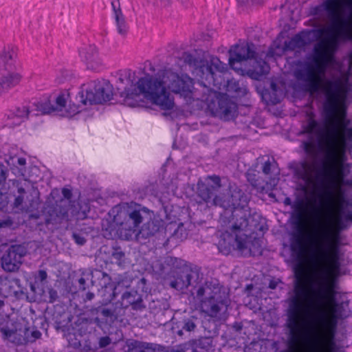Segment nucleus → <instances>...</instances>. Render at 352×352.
I'll return each mask as SVG.
<instances>
[{
	"mask_svg": "<svg viewBox=\"0 0 352 352\" xmlns=\"http://www.w3.org/2000/svg\"><path fill=\"white\" fill-rule=\"evenodd\" d=\"M96 275L98 279V284L102 288L107 289L109 287L112 290L109 300H116V298L121 295L120 303L123 309H127L130 306L134 310H140L144 308L143 304L142 296L136 290H128L131 280L127 278L126 276L119 275L116 284L113 286L111 285V278L107 273L102 271H96Z\"/></svg>",
	"mask_w": 352,
	"mask_h": 352,
	"instance_id": "9",
	"label": "nucleus"
},
{
	"mask_svg": "<svg viewBox=\"0 0 352 352\" xmlns=\"http://www.w3.org/2000/svg\"><path fill=\"white\" fill-rule=\"evenodd\" d=\"M114 18L118 33L122 35L125 34L127 32L128 28L123 14H117Z\"/></svg>",
	"mask_w": 352,
	"mask_h": 352,
	"instance_id": "32",
	"label": "nucleus"
},
{
	"mask_svg": "<svg viewBox=\"0 0 352 352\" xmlns=\"http://www.w3.org/2000/svg\"><path fill=\"white\" fill-rule=\"evenodd\" d=\"M94 296H95V295L94 293L89 292L86 294L85 300H91L92 299H94Z\"/></svg>",
	"mask_w": 352,
	"mask_h": 352,
	"instance_id": "57",
	"label": "nucleus"
},
{
	"mask_svg": "<svg viewBox=\"0 0 352 352\" xmlns=\"http://www.w3.org/2000/svg\"><path fill=\"white\" fill-rule=\"evenodd\" d=\"M112 98L113 92L111 86L99 80H92L83 84L76 96L78 102L84 105L101 104L110 101Z\"/></svg>",
	"mask_w": 352,
	"mask_h": 352,
	"instance_id": "14",
	"label": "nucleus"
},
{
	"mask_svg": "<svg viewBox=\"0 0 352 352\" xmlns=\"http://www.w3.org/2000/svg\"><path fill=\"white\" fill-rule=\"evenodd\" d=\"M195 327H196L195 323L193 321H192L191 320L187 319V320H184V325L182 327V329L179 330L177 333L179 335H182V330H185L186 331H191L195 330Z\"/></svg>",
	"mask_w": 352,
	"mask_h": 352,
	"instance_id": "37",
	"label": "nucleus"
},
{
	"mask_svg": "<svg viewBox=\"0 0 352 352\" xmlns=\"http://www.w3.org/2000/svg\"><path fill=\"white\" fill-rule=\"evenodd\" d=\"M161 228H162V222L159 220L152 219L151 217L150 220L145 221V223L139 230V233L142 236L147 238L160 232Z\"/></svg>",
	"mask_w": 352,
	"mask_h": 352,
	"instance_id": "27",
	"label": "nucleus"
},
{
	"mask_svg": "<svg viewBox=\"0 0 352 352\" xmlns=\"http://www.w3.org/2000/svg\"><path fill=\"white\" fill-rule=\"evenodd\" d=\"M210 292H207L206 289L204 287H199V298L203 296L205 293L208 294L201 300L199 304L201 311L211 318H216L219 320L221 319V311L227 310L228 301L225 294L221 292L220 287L214 286L213 289H209Z\"/></svg>",
	"mask_w": 352,
	"mask_h": 352,
	"instance_id": "15",
	"label": "nucleus"
},
{
	"mask_svg": "<svg viewBox=\"0 0 352 352\" xmlns=\"http://www.w3.org/2000/svg\"><path fill=\"white\" fill-rule=\"evenodd\" d=\"M124 258H125V254L118 250H116L112 253V258L114 260L115 263L118 264L119 266H122L124 263Z\"/></svg>",
	"mask_w": 352,
	"mask_h": 352,
	"instance_id": "35",
	"label": "nucleus"
},
{
	"mask_svg": "<svg viewBox=\"0 0 352 352\" xmlns=\"http://www.w3.org/2000/svg\"><path fill=\"white\" fill-rule=\"evenodd\" d=\"M64 199L56 201L54 204L47 205L44 210L45 221L46 224H60L68 219V204L65 199H70L72 197V190L67 188L62 189Z\"/></svg>",
	"mask_w": 352,
	"mask_h": 352,
	"instance_id": "16",
	"label": "nucleus"
},
{
	"mask_svg": "<svg viewBox=\"0 0 352 352\" xmlns=\"http://www.w3.org/2000/svg\"><path fill=\"white\" fill-rule=\"evenodd\" d=\"M96 323L94 319L85 316V314L79 315L76 320L71 324V330L78 333L81 338L87 333H91L95 329L94 324Z\"/></svg>",
	"mask_w": 352,
	"mask_h": 352,
	"instance_id": "23",
	"label": "nucleus"
},
{
	"mask_svg": "<svg viewBox=\"0 0 352 352\" xmlns=\"http://www.w3.org/2000/svg\"><path fill=\"white\" fill-rule=\"evenodd\" d=\"M137 85L139 93L135 89L131 90L125 88L121 94L126 102L131 99L136 100L140 98V94H142L145 98L159 106L161 109L171 110L175 105L174 98L167 89L173 93L187 96L191 93L192 81L187 76H181L177 73L166 71L162 78L146 74L138 80Z\"/></svg>",
	"mask_w": 352,
	"mask_h": 352,
	"instance_id": "4",
	"label": "nucleus"
},
{
	"mask_svg": "<svg viewBox=\"0 0 352 352\" xmlns=\"http://www.w3.org/2000/svg\"><path fill=\"white\" fill-rule=\"evenodd\" d=\"M175 352H198L196 340L185 343L181 349H177Z\"/></svg>",
	"mask_w": 352,
	"mask_h": 352,
	"instance_id": "34",
	"label": "nucleus"
},
{
	"mask_svg": "<svg viewBox=\"0 0 352 352\" xmlns=\"http://www.w3.org/2000/svg\"><path fill=\"white\" fill-rule=\"evenodd\" d=\"M294 212L292 214L296 230L292 234L290 239L291 256L294 261L301 265L305 260L307 252L305 241V234L302 225L304 218V202L298 200L292 204Z\"/></svg>",
	"mask_w": 352,
	"mask_h": 352,
	"instance_id": "12",
	"label": "nucleus"
},
{
	"mask_svg": "<svg viewBox=\"0 0 352 352\" xmlns=\"http://www.w3.org/2000/svg\"><path fill=\"white\" fill-rule=\"evenodd\" d=\"M270 67L265 61H263L262 65H261L260 74H267L269 71Z\"/></svg>",
	"mask_w": 352,
	"mask_h": 352,
	"instance_id": "52",
	"label": "nucleus"
},
{
	"mask_svg": "<svg viewBox=\"0 0 352 352\" xmlns=\"http://www.w3.org/2000/svg\"><path fill=\"white\" fill-rule=\"evenodd\" d=\"M221 178L217 175L208 176L206 184L199 180V197L208 204L232 210V216L236 217V222L232 227L235 233L234 246L244 256L251 255L250 237L241 232L248 226L251 216L248 197L241 189L235 188L226 199L221 192Z\"/></svg>",
	"mask_w": 352,
	"mask_h": 352,
	"instance_id": "3",
	"label": "nucleus"
},
{
	"mask_svg": "<svg viewBox=\"0 0 352 352\" xmlns=\"http://www.w3.org/2000/svg\"><path fill=\"white\" fill-rule=\"evenodd\" d=\"M303 132L311 135L320 136L322 133V128L316 120L310 118L304 126Z\"/></svg>",
	"mask_w": 352,
	"mask_h": 352,
	"instance_id": "30",
	"label": "nucleus"
},
{
	"mask_svg": "<svg viewBox=\"0 0 352 352\" xmlns=\"http://www.w3.org/2000/svg\"><path fill=\"white\" fill-rule=\"evenodd\" d=\"M294 295L290 298L287 310V327L289 334L287 342L289 352H298L303 336L301 323V312L303 301L308 296V289L302 279L301 271L296 270Z\"/></svg>",
	"mask_w": 352,
	"mask_h": 352,
	"instance_id": "7",
	"label": "nucleus"
},
{
	"mask_svg": "<svg viewBox=\"0 0 352 352\" xmlns=\"http://www.w3.org/2000/svg\"><path fill=\"white\" fill-rule=\"evenodd\" d=\"M27 250L21 245H11L1 258L3 270L9 272L18 271L22 264V259L26 255Z\"/></svg>",
	"mask_w": 352,
	"mask_h": 352,
	"instance_id": "18",
	"label": "nucleus"
},
{
	"mask_svg": "<svg viewBox=\"0 0 352 352\" xmlns=\"http://www.w3.org/2000/svg\"><path fill=\"white\" fill-rule=\"evenodd\" d=\"M47 274L45 270H40L38 271L36 275L35 276L36 283L38 281L43 282L47 279Z\"/></svg>",
	"mask_w": 352,
	"mask_h": 352,
	"instance_id": "44",
	"label": "nucleus"
},
{
	"mask_svg": "<svg viewBox=\"0 0 352 352\" xmlns=\"http://www.w3.org/2000/svg\"><path fill=\"white\" fill-rule=\"evenodd\" d=\"M79 54L88 68L94 69L96 66L100 63L98 50L94 45L82 47L79 50Z\"/></svg>",
	"mask_w": 352,
	"mask_h": 352,
	"instance_id": "24",
	"label": "nucleus"
},
{
	"mask_svg": "<svg viewBox=\"0 0 352 352\" xmlns=\"http://www.w3.org/2000/svg\"><path fill=\"white\" fill-rule=\"evenodd\" d=\"M23 201V195H19L15 199V204L16 205H20L21 204H22Z\"/></svg>",
	"mask_w": 352,
	"mask_h": 352,
	"instance_id": "58",
	"label": "nucleus"
},
{
	"mask_svg": "<svg viewBox=\"0 0 352 352\" xmlns=\"http://www.w3.org/2000/svg\"><path fill=\"white\" fill-rule=\"evenodd\" d=\"M0 77V96L17 86L22 80L20 71H4Z\"/></svg>",
	"mask_w": 352,
	"mask_h": 352,
	"instance_id": "22",
	"label": "nucleus"
},
{
	"mask_svg": "<svg viewBox=\"0 0 352 352\" xmlns=\"http://www.w3.org/2000/svg\"><path fill=\"white\" fill-rule=\"evenodd\" d=\"M67 333L65 335L67 340L68 342L69 346L75 349H79L85 352L91 350V343H87V341L85 340V343L84 346H82V340L78 337L80 336L78 335V333H76L74 331H72L71 328L69 327L67 329Z\"/></svg>",
	"mask_w": 352,
	"mask_h": 352,
	"instance_id": "26",
	"label": "nucleus"
},
{
	"mask_svg": "<svg viewBox=\"0 0 352 352\" xmlns=\"http://www.w3.org/2000/svg\"><path fill=\"white\" fill-rule=\"evenodd\" d=\"M110 214L113 215V221L122 229L133 233L139 229L142 223L150 220L152 216V212L140 204H135L127 209L116 206Z\"/></svg>",
	"mask_w": 352,
	"mask_h": 352,
	"instance_id": "11",
	"label": "nucleus"
},
{
	"mask_svg": "<svg viewBox=\"0 0 352 352\" xmlns=\"http://www.w3.org/2000/svg\"><path fill=\"white\" fill-rule=\"evenodd\" d=\"M91 312L98 315L94 318L96 323H99L100 320L107 322L109 320L110 321H113L116 318L113 309L103 305L92 309Z\"/></svg>",
	"mask_w": 352,
	"mask_h": 352,
	"instance_id": "28",
	"label": "nucleus"
},
{
	"mask_svg": "<svg viewBox=\"0 0 352 352\" xmlns=\"http://www.w3.org/2000/svg\"><path fill=\"white\" fill-rule=\"evenodd\" d=\"M315 146L312 142H304V151L308 155H314Z\"/></svg>",
	"mask_w": 352,
	"mask_h": 352,
	"instance_id": "42",
	"label": "nucleus"
},
{
	"mask_svg": "<svg viewBox=\"0 0 352 352\" xmlns=\"http://www.w3.org/2000/svg\"><path fill=\"white\" fill-rule=\"evenodd\" d=\"M12 307L8 302L0 298V332L3 340H7L16 345L25 344L29 328L10 316Z\"/></svg>",
	"mask_w": 352,
	"mask_h": 352,
	"instance_id": "10",
	"label": "nucleus"
},
{
	"mask_svg": "<svg viewBox=\"0 0 352 352\" xmlns=\"http://www.w3.org/2000/svg\"><path fill=\"white\" fill-rule=\"evenodd\" d=\"M180 231H182V228L178 226L177 228L174 231V233L173 234V236L181 240H183V239H185L186 237V232H185V235L183 236L182 233H180Z\"/></svg>",
	"mask_w": 352,
	"mask_h": 352,
	"instance_id": "51",
	"label": "nucleus"
},
{
	"mask_svg": "<svg viewBox=\"0 0 352 352\" xmlns=\"http://www.w3.org/2000/svg\"><path fill=\"white\" fill-rule=\"evenodd\" d=\"M349 206H351V201L344 196L340 197L336 221L332 223L329 219L326 221L320 234V240L316 243V256L324 264L311 284L312 293L320 303L333 300L334 297V282L331 274H339L340 271V232L347 228L349 223H352V211Z\"/></svg>",
	"mask_w": 352,
	"mask_h": 352,
	"instance_id": "2",
	"label": "nucleus"
},
{
	"mask_svg": "<svg viewBox=\"0 0 352 352\" xmlns=\"http://www.w3.org/2000/svg\"><path fill=\"white\" fill-rule=\"evenodd\" d=\"M7 178V170L5 166L0 162V185L3 184Z\"/></svg>",
	"mask_w": 352,
	"mask_h": 352,
	"instance_id": "43",
	"label": "nucleus"
},
{
	"mask_svg": "<svg viewBox=\"0 0 352 352\" xmlns=\"http://www.w3.org/2000/svg\"><path fill=\"white\" fill-rule=\"evenodd\" d=\"M34 104L36 106V110L43 114L50 113L54 111H62L66 107L65 94L61 93L56 97L55 105L52 104L47 98L43 101H37Z\"/></svg>",
	"mask_w": 352,
	"mask_h": 352,
	"instance_id": "21",
	"label": "nucleus"
},
{
	"mask_svg": "<svg viewBox=\"0 0 352 352\" xmlns=\"http://www.w3.org/2000/svg\"><path fill=\"white\" fill-rule=\"evenodd\" d=\"M258 226H259V227L257 228V230L262 232L263 233L265 232L268 230V228H267V226L266 225V223L258 225Z\"/></svg>",
	"mask_w": 352,
	"mask_h": 352,
	"instance_id": "55",
	"label": "nucleus"
},
{
	"mask_svg": "<svg viewBox=\"0 0 352 352\" xmlns=\"http://www.w3.org/2000/svg\"><path fill=\"white\" fill-rule=\"evenodd\" d=\"M255 45L252 43H246L237 45L233 50H230L229 63L233 66L235 63L241 62L248 59L256 58Z\"/></svg>",
	"mask_w": 352,
	"mask_h": 352,
	"instance_id": "19",
	"label": "nucleus"
},
{
	"mask_svg": "<svg viewBox=\"0 0 352 352\" xmlns=\"http://www.w3.org/2000/svg\"><path fill=\"white\" fill-rule=\"evenodd\" d=\"M31 290L35 292V286L33 284H30Z\"/></svg>",
	"mask_w": 352,
	"mask_h": 352,
	"instance_id": "64",
	"label": "nucleus"
},
{
	"mask_svg": "<svg viewBox=\"0 0 352 352\" xmlns=\"http://www.w3.org/2000/svg\"><path fill=\"white\" fill-rule=\"evenodd\" d=\"M30 111L29 107L26 106H22L21 107H17L13 112V115L14 117L19 118L21 120L19 122H22L25 118H28Z\"/></svg>",
	"mask_w": 352,
	"mask_h": 352,
	"instance_id": "33",
	"label": "nucleus"
},
{
	"mask_svg": "<svg viewBox=\"0 0 352 352\" xmlns=\"http://www.w3.org/2000/svg\"><path fill=\"white\" fill-rule=\"evenodd\" d=\"M321 91L324 96L323 116L327 120L333 122L331 135L334 149L328 154L331 160L329 170L336 180L344 183L351 168L346 153L352 146V125L345 116L339 120L337 118L339 109H346L352 91V73L349 70L326 79Z\"/></svg>",
	"mask_w": 352,
	"mask_h": 352,
	"instance_id": "1",
	"label": "nucleus"
},
{
	"mask_svg": "<svg viewBox=\"0 0 352 352\" xmlns=\"http://www.w3.org/2000/svg\"><path fill=\"white\" fill-rule=\"evenodd\" d=\"M276 164V163L274 158H272V161L270 159H268L263 164V166H262L263 173L265 175H270L272 172V168L273 167H274Z\"/></svg>",
	"mask_w": 352,
	"mask_h": 352,
	"instance_id": "36",
	"label": "nucleus"
},
{
	"mask_svg": "<svg viewBox=\"0 0 352 352\" xmlns=\"http://www.w3.org/2000/svg\"><path fill=\"white\" fill-rule=\"evenodd\" d=\"M78 108L77 106L74 105L73 107H70V110H65V113L61 114L63 116L66 117H71L73 115L76 114L77 112H78Z\"/></svg>",
	"mask_w": 352,
	"mask_h": 352,
	"instance_id": "50",
	"label": "nucleus"
},
{
	"mask_svg": "<svg viewBox=\"0 0 352 352\" xmlns=\"http://www.w3.org/2000/svg\"><path fill=\"white\" fill-rule=\"evenodd\" d=\"M327 173V168L324 164L322 162L319 168L317 169L316 179L319 180L320 177H323Z\"/></svg>",
	"mask_w": 352,
	"mask_h": 352,
	"instance_id": "49",
	"label": "nucleus"
},
{
	"mask_svg": "<svg viewBox=\"0 0 352 352\" xmlns=\"http://www.w3.org/2000/svg\"><path fill=\"white\" fill-rule=\"evenodd\" d=\"M204 342H206L208 345H211L212 340L210 338H199V352H209L208 349H205V347L203 346Z\"/></svg>",
	"mask_w": 352,
	"mask_h": 352,
	"instance_id": "40",
	"label": "nucleus"
},
{
	"mask_svg": "<svg viewBox=\"0 0 352 352\" xmlns=\"http://www.w3.org/2000/svg\"><path fill=\"white\" fill-rule=\"evenodd\" d=\"M340 309V305L338 303H336L333 306V311L334 312L337 313Z\"/></svg>",
	"mask_w": 352,
	"mask_h": 352,
	"instance_id": "60",
	"label": "nucleus"
},
{
	"mask_svg": "<svg viewBox=\"0 0 352 352\" xmlns=\"http://www.w3.org/2000/svg\"><path fill=\"white\" fill-rule=\"evenodd\" d=\"M111 7L113 12L114 16L117 14H120L122 13L121 8H120V0H112L111 1Z\"/></svg>",
	"mask_w": 352,
	"mask_h": 352,
	"instance_id": "38",
	"label": "nucleus"
},
{
	"mask_svg": "<svg viewBox=\"0 0 352 352\" xmlns=\"http://www.w3.org/2000/svg\"><path fill=\"white\" fill-rule=\"evenodd\" d=\"M320 320L323 324L322 336L324 339L330 342H333L337 331V318L333 316L327 318L321 315Z\"/></svg>",
	"mask_w": 352,
	"mask_h": 352,
	"instance_id": "25",
	"label": "nucleus"
},
{
	"mask_svg": "<svg viewBox=\"0 0 352 352\" xmlns=\"http://www.w3.org/2000/svg\"><path fill=\"white\" fill-rule=\"evenodd\" d=\"M296 175L300 179L309 181L311 177V166L306 161L301 162L295 168Z\"/></svg>",
	"mask_w": 352,
	"mask_h": 352,
	"instance_id": "29",
	"label": "nucleus"
},
{
	"mask_svg": "<svg viewBox=\"0 0 352 352\" xmlns=\"http://www.w3.org/2000/svg\"><path fill=\"white\" fill-rule=\"evenodd\" d=\"M324 12L331 28L314 30L316 36L320 38L333 29L337 34L330 38L332 44L337 45L339 39L352 41V0H324L309 10V15L318 19L322 18Z\"/></svg>",
	"mask_w": 352,
	"mask_h": 352,
	"instance_id": "6",
	"label": "nucleus"
},
{
	"mask_svg": "<svg viewBox=\"0 0 352 352\" xmlns=\"http://www.w3.org/2000/svg\"><path fill=\"white\" fill-rule=\"evenodd\" d=\"M111 343V339L108 336H103L100 338L99 339V346L100 348H104L109 345Z\"/></svg>",
	"mask_w": 352,
	"mask_h": 352,
	"instance_id": "48",
	"label": "nucleus"
},
{
	"mask_svg": "<svg viewBox=\"0 0 352 352\" xmlns=\"http://www.w3.org/2000/svg\"><path fill=\"white\" fill-rule=\"evenodd\" d=\"M283 204L285 206H292V199L289 197L285 198V199L283 201Z\"/></svg>",
	"mask_w": 352,
	"mask_h": 352,
	"instance_id": "59",
	"label": "nucleus"
},
{
	"mask_svg": "<svg viewBox=\"0 0 352 352\" xmlns=\"http://www.w3.org/2000/svg\"><path fill=\"white\" fill-rule=\"evenodd\" d=\"M16 53L12 46L5 47L0 55V70L20 71L21 65L16 63Z\"/></svg>",
	"mask_w": 352,
	"mask_h": 352,
	"instance_id": "20",
	"label": "nucleus"
},
{
	"mask_svg": "<svg viewBox=\"0 0 352 352\" xmlns=\"http://www.w3.org/2000/svg\"><path fill=\"white\" fill-rule=\"evenodd\" d=\"M79 289L85 290V279L82 277L78 280Z\"/></svg>",
	"mask_w": 352,
	"mask_h": 352,
	"instance_id": "53",
	"label": "nucleus"
},
{
	"mask_svg": "<svg viewBox=\"0 0 352 352\" xmlns=\"http://www.w3.org/2000/svg\"><path fill=\"white\" fill-rule=\"evenodd\" d=\"M140 283L144 285L146 283L145 278H141L140 280Z\"/></svg>",
	"mask_w": 352,
	"mask_h": 352,
	"instance_id": "63",
	"label": "nucleus"
},
{
	"mask_svg": "<svg viewBox=\"0 0 352 352\" xmlns=\"http://www.w3.org/2000/svg\"><path fill=\"white\" fill-rule=\"evenodd\" d=\"M159 272L164 274H172L175 278L170 286L177 290H183L191 285L192 276L188 273L186 262L181 258L167 256L160 264Z\"/></svg>",
	"mask_w": 352,
	"mask_h": 352,
	"instance_id": "13",
	"label": "nucleus"
},
{
	"mask_svg": "<svg viewBox=\"0 0 352 352\" xmlns=\"http://www.w3.org/2000/svg\"><path fill=\"white\" fill-rule=\"evenodd\" d=\"M226 69V65L216 56L199 59V85L204 87L199 102L201 107L205 106L214 116L230 120L235 116L237 104L227 94L210 88L211 86L220 88L221 74Z\"/></svg>",
	"mask_w": 352,
	"mask_h": 352,
	"instance_id": "5",
	"label": "nucleus"
},
{
	"mask_svg": "<svg viewBox=\"0 0 352 352\" xmlns=\"http://www.w3.org/2000/svg\"><path fill=\"white\" fill-rule=\"evenodd\" d=\"M236 1L239 4L243 5V4H245V3H247L248 1V0H236Z\"/></svg>",
	"mask_w": 352,
	"mask_h": 352,
	"instance_id": "62",
	"label": "nucleus"
},
{
	"mask_svg": "<svg viewBox=\"0 0 352 352\" xmlns=\"http://www.w3.org/2000/svg\"><path fill=\"white\" fill-rule=\"evenodd\" d=\"M28 335H29V331H28V333L26 335V338L28 339V341H26L25 343H26L28 342H34L36 340L39 339L41 336V333L40 331H38L37 329L32 331L31 332V336L32 338V340L29 339Z\"/></svg>",
	"mask_w": 352,
	"mask_h": 352,
	"instance_id": "46",
	"label": "nucleus"
},
{
	"mask_svg": "<svg viewBox=\"0 0 352 352\" xmlns=\"http://www.w3.org/2000/svg\"><path fill=\"white\" fill-rule=\"evenodd\" d=\"M8 297L27 298V289L21 286L19 278L9 276H0V298L3 302H7L6 298Z\"/></svg>",
	"mask_w": 352,
	"mask_h": 352,
	"instance_id": "17",
	"label": "nucleus"
},
{
	"mask_svg": "<svg viewBox=\"0 0 352 352\" xmlns=\"http://www.w3.org/2000/svg\"><path fill=\"white\" fill-rule=\"evenodd\" d=\"M325 46L318 44L314 54L307 60L300 63L294 72V76L302 83V89L310 94L320 90V82L327 71L328 63L325 56Z\"/></svg>",
	"mask_w": 352,
	"mask_h": 352,
	"instance_id": "8",
	"label": "nucleus"
},
{
	"mask_svg": "<svg viewBox=\"0 0 352 352\" xmlns=\"http://www.w3.org/2000/svg\"><path fill=\"white\" fill-rule=\"evenodd\" d=\"M72 239L78 245H82L86 243L85 238L80 233L74 232L72 234Z\"/></svg>",
	"mask_w": 352,
	"mask_h": 352,
	"instance_id": "39",
	"label": "nucleus"
},
{
	"mask_svg": "<svg viewBox=\"0 0 352 352\" xmlns=\"http://www.w3.org/2000/svg\"><path fill=\"white\" fill-rule=\"evenodd\" d=\"M152 351V344L134 340L129 346L128 352H146V350Z\"/></svg>",
	"mask_w": 352,
	"mask_h": 352,
	"instance_id": "31",
	"label": "nucleus"
},
{
	"mask_svg": "<svg viewBox=\"0 0 352 352\" xmlns=\"http://www.w3.org/2000/svg\"><path fill=\"white\" fill-rule=\"evenodd\" d=\"M184 62L190 65H196L197 59L192 54L184 53L183 55Z\"/></svg>",
	"mask_w": 352,
	"mask_h": 352,
	"instance_id": "41",
	"label": "nucleus"
},
{
	"mask_svg": "<svg viewBox=\"0 0 352 352\" xmlns=\"http://www.w3.org/2000/svg\"><path fill=\"white\" fill-rule=\"evenodd\" d=\"M293 41L299 46H304L307 44V41H305L304 36L300 34H296L294 37Z\"/></svg>",
	"mask_w": 352,
	"mask_h": 352,
	"instance_id": "45",
	"label": "nucleus"
},
{
	"mask_svg": "<svg viewBox=\"0 0 352 352\" xmlns=\"http://www.w3.org/2000/svg\"><path fill=\"white\" fill-rule=\"evenodd\" d=\"M17 191L20 194V195H23V194H24L25 192V189L22 186L19 187Z\"/></svg>",
	"mask_w": 352,
	"mask_h": 352,
	"instance_id": "61",
	"label": "nucleus"
},
{
	"mask_svg": "<svg viewBox=\"0 0 352 352\" xmlns=\"http://www.w3.org/2000/svg\"><path fill=\"white\" fill-rule=\"evenodd\" d=\"M17 164L23 166L26 164V160L24 157H19L17 159Z\"/></svg>",
	"mask_w": 352,
	"mask_h": 352,
	"instance_id": "56",
	"label": "nucleus"
},
{
	"mask_svg": "<svg viewBox=\"0 0 352 352\" xmlns=\"http://www.w3.org/2000/svg\"><path fill=\"white\" fill-rule=\"evenodd\" d=\"M278 282L276 280H271L269 283V288L272 289H274L276 288L277 285H278Z\"/></svg>",
	"mask_w": 352,
	"mask_h": 352,
	"instance_id": "54",
	"label": "nucleus"
},
{
	"mask_svg": "<svg viewBox=\"0 0 352 352\" xmlns=\"http://www.w3.org/2000/svg\"><path fill=\"white\" fill-rule=\"evenodd\" d=\"M48 294H49V302L51 303L54 302L58 297L57 291L52 288L49 289Z\"/></svg>",
	"mask_w": 352,
	"mask_h": 352,
	"instance_id": "47",
	"label": "nucleus"
}]
</instances>
